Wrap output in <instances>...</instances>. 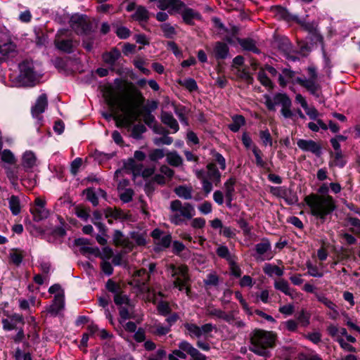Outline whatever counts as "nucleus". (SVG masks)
Returning a JSON list of instances; mask_svg holds the SVG:
<instances>
[{"label": "nucleus", "instance_id": "1", "mask_svg": "<svg viewBox=\"0 0 360 360\" xmlns=\"http://www.w3.org/2000/svg\"><path fill=\"white\" fill-rule=\"evenodd\" d=\"M143 98L141 93L133 89L127 97L112 96L108 100L110 113H103V116L116 122L117 127H129L139 117V108L142 105Z\"/></svg>", "mask_w": 360, "mask_h": 360}, {"label": "nucleus", "instance_id": "2", "mask_svg": "<svg viewBox=\"0 0 360 360\" xmlns=\"http://www.w3.org/2000/svg\"><path fill=\"white\" fill-rule=\"evenodd\" d=\"M304 202L311 215L324 222L327 215L335 209L333 198L329 195L310 194L305 196Z\"/></svg>", "mask_w": 360, "mask_h": 360}, {"label": "nucleus", "instance_id": "3", "mask_svg": "<svg viewBox=\"0 0 360 360\" xmlns=\"http://www.w3.org/2000/svg\"><path fill=\"white\" fill-rule=\"evenodd\" d=\"M275 335L271 332L256 330L251 338L250 350L259 356H266L269 348L274 345Z\"/></svg>", "mask_w": 360, "mask_h": 360}, {"label": "nucleus", "instance_id": "4", "mask_svg": "<svg viewBox=\"0 0 360 360\" xmlns=\"http://www.w3.org/2000/svg\"><path fill=\"white\" fill-rule=\"evenodd\" d=\"M274 16L280 20L286 21L295 20L303 26L310 33H311V40L314 43H319L323 45V37L315 29V25L307 22L304 20H299L297 16L292 15L289 12L281 6H276L272 8Z\"/></svg>", "mask_w": 360, "mask_h": 360}, {"label": "nucleus", "instance_id": "5", "mask_svg": "<svg viewBox=\"0 0 360 360\" xmlns=\"http://www.w3.org/2000/svg\"><path fill=\"white\" fill-rule=\"evenodd\" d=\"M206 169V171L195 170V174L197 178L201 181L204 192L209 194L212 191V184L217 186L220 183L221 173L214 163H209Z\"/></svg>", "mask_w": 360, "mask_h": 360}, {"label": "nucleus", "instance_id": "6", "mask_svg": "<svg viewBox=\"0 0 360 360\" xmlns=\"http://www.w3.org/2000/svg\"><path fill=\"white\" fill-rule=\"evenodd\" d=\"M170 210L172 214L169 219L175 225L183 223L184 218L191 219L195 214V208L192 205L188 202L182 204L178 200L171 202Z\"/></svg>", "mask_w": 360, "mask_h": 360}, {"label": "nucleus", "instance_id": "7", "mask_svg": "<svg viewBox=\"0 0 360 360\" xmlns=\"http://www.w3.org/2000/svg\"><path fill=\"white\" fill-rule=\"evenodd\" d=\"M20 73L16 77L18 86H32L39 80L40 76L34 70L32 62H23L19 65Z\"/></svg>", "mask_w": 360, "mask_h": 360}, {"label": "nucleus", "instance_id": "8", "mask_svg": "<svg viewBox=\"0 0 360 360\" xmlns=\"http://www.w3.org/2000/svg\"><path fill=\"white\" fill-rule=\"evenodd\" d=\"M123 172L131 174L134 178L139 176L148 178L154 174L155 169L153 167L144 168L143 164L135 162L134 159H128L124 163V168L115 172V177L118 178L119 175Z\"/></svg>", "mask_w": 360, "mask_h": 360}, {"label": "nucleus", "instance_id": "9", "mask_svg": "<svg viewBox=\"0 0 360 360\" xmlns=\"http://www.w3.org/2000/svg\"><path fill=\"white\" fill-rule=\"evenodd\" d=\"M167 271L173 278L174 287L177 288L180 291L186 290L188 295L187 281H188V268L184 265L175 266L171 264L167 268Z\"/></svg>", "mask_w": 360, "mask_h": 360}, {"label": "nucleus", "instance_id": "10", "mask_svg": "<svg viewBox=\"0 0 360 360\" xmlns=\"http://www.w3.org/2000/svg\"><path fill=\"white\" fill-rule=\"evenodd\" d=\"M309 78H297L296 81L302 86L306 88L312 95L319 96V91L321 86L318 82L316 70L314 67L310 66L308 68Z\"/></svg>", "mask_w": 360, "mask_h": 360}, {"label": "nucleus", "instance_id": "11", "mask_svg": "<svg viewBox=\"0 0 360 360\" xmlns=\"http://www.w3.org/2000/svg\"><path fill=\"white\" fill-rule=\"evenodd\" d=\"M279 48L283 52L286 58L292 62L299 60V55L302 54L304 56L310 50V48L307 45H301L300 53L295 51L292 49V44L287 39L282 41Z\"/></svg>", "mask_w": 360, "mask_h": 360}, {"label": "nucleus", "instance_id": "12", "mask_svg": "<svg viewBox=\"0 0 360 360\" xmlns=\"http://www.w3.org/2000/svg\"><path fill=\"white\" fill-rule=\"evenodd\" d=\"M184 327L191 337L198 338L206 337L210 333L215 329V327L211 323H207L199 327L194 323H186L184 324Z\"/></svg>", "mask_w": 360, "mask_h": 360}, {"label": "nucleus", "instance_id": "13", "mask_svg": "<svg viewBox=\"0 0 360 360\" xmlns=\"http://www.w3.org/2000/svg\"><path fill=\"white\" fill-rule=\"evenodd\" d=\"M151 236L155 240L157 248L160 250L168 248L171 244V236L167 233H164L158 229H155L152 231Z\"/></svg>", "mask_w": 360, "mask_h": 360}, {"label": "nucleus", "instance_id": "14", "mask_svg": "<svg viewBox=\"0 0 360 360\" xmlns=\"http://www.w3.org/2000/svg\"><path fill=\"white\" fill-rule=\"evenodd\" d=\"M7 318L1 321L3 329L7 331L17 328L18 323L24 324V319L22 315L14 313L12 314H6Z\"/></svg>", "mask_w": 360, "mask_h": 360}, {"label": "nucleus", "instance_id": "15", "mask_svg": "<svg viewBox=\"0 0 360 360\" xmlns=\"http://www.w3.org/2000/svg\"><path fill=\"white\" fill-rule=\"evenodd\" d=\"M264 104L266 108L269 110L274 111L276 110V105H284V101L285 100H290V98L283 94H277L274 96H270L269 95H264Z\"/></svg>", "mask_w": 360, "mask_h": 360}, {"label": "nucleus", "instance_id": "16", "mask_svg": "<svg viewBox=\"0 0 360 360\" xmlns=\"http://www.w3.org/2000/svg\"><path fill=\"white\" fill-rule=\"evenodd\" d=\"M16 45L8 39L0 43V60H6L14 57L16 54Z\"/></svg>", "mask_w": 360, "mask_h": 360}, {"label": "nucleus", "instance_id": "17", "mask_svg": "<svg viewBox=\"0 0 360 360\" xmlns=\"http://www.w3.org/2000/svg\"><path fill=\"white\" fill-rule=\"evenodd\" d=\"M256 252L257 254V259L261 261L271 259L272 255L269 252L271 250V244L268 240H262L261 243L255 245Z\"/></svg>", "mask_w": 360, "mask_h": 360}, {"label": "nucleus", "instance_id": "18", "mask_svg": "<svg viewBox=\"0 0 360 360\" xmlns=\"http://www.w3.org/2000/svg\"><path fill=\"white\" fill-rule=\"evenodd\" d=\"M38 165L37 158L32 150H26L22 155V166L25 171H32Z\"/></svg>", "mask_w": 360, "mask_h": 360}, {"label": "nucleus", "instance_id": "19", "mask_svg": "<svg viewBox=\"0 0 360 360\" xmlns=\"http://www.w3.org/2000/svg\"><path fill=\"white\" fill-rule=\"evenodd\" d=\"M179 348L184 353L186 352L191 357V360H203L205 355L201 354L191 343L187 341H181L179 344Z\"/></svg>", "mask_w": 360, "mask_h": 360}, {"label": "nucleus", "instance_id": "20", "mask_svg": "<svg viewBox=\"0 0 360 360\" xmlns=\"http://www.w3.org/2000/svg\"><path fill=\"white\" fill-rule=\"evenodd\" d=\"M47 97L46 94H43L40 95L38 97L34 105L32 108V116L34 118L40 120L41 117L39 115L45 111V109L47 107Z\"/></svg>", "mask_w": 360, "mask_h": 360}, {"label": "nucleus", "instance_id": "21", "mask_svg": "<svg viewBox=\"0 0 360 360\" xmlns=\"http://www.w3.org/2000/svg\"><path fill=\"white\" fill-rule=\"evenodd\" d=\"M70 26L78 34L85 33L89 27L85 19L79 15H73L71 18Z\"/></svg>", "mask_w": 360, "mask_h": 360}, {"label": "nucleus", "instance_id": "22", "mask_svg": "<svg viewBox=\"0 0 360 360\" xmlns=\"http://www.w3.org/2000/svg\"><path fill=\"white\" fill-rule=\"evenodd\" d=\"M297 144L303 151H309L316 155H319L321 153V147L312 140L299 139Z\"/></svg>", "mask_w": 360, "mask_h": 360}, {"label": "nucleus", "instance_id": "23", "mask_svg": "<svg viewBox=\"0 0 360 360\" xmlns=\"http://www.w3.org/2000/svg\"><path fill=\"white\" fill-rule=\"evenodd\" d=\"M113 241L116 245L122 246L127 250H131L134 248L132 242L125 238L120 231H115L113 235Z\"/></svg>", "mask_w": 360, "mask_h": 360}, {"label": "nucleus", "instance_id": "24", "mask_svg": "<svg viewBox=\"0 0 360 360\" xmlns=\"http://www.w3.org/2000/svg\"><path fill=\"white\" fill-rule=\"evenodd\" d=\"M64 307V297L63 294L55 295L53 303L49 307L48 312L53 316H56Z\"/></svg>", "mask_w": 360, "mask_h": 360}, {"label": "nucleus", "instance_id": "25", "mask_svg": "<svg viewBox=\"0 0 360 360\" xmlns=\"http://www.w3.org/2000/svg\"><path fill=\"white\" fill-rule=\"evenodd\" d=\"M274 288L283 292L286 295L293 297L295 291L290 288V285L284 279H278L274 282Z\"/></svg>", "mask_w": 360, "mask_h": 360}, {"label": "nucleus", "instance_id": "26", "mask_svg": "<svg viewBox=\"0 0 360 360\" xmlns=\"http://www.w3.org/2000/svg\"><path fill=\"white\" fill-rule=\"evenodd\" d=\"M236 184V180L233 178H230L228 179L224 185V188L225 189V198L229 204L233 200V196L234 193V186Z\"/></svg>", "mask_w": 360, "mask_h": 360}, {"label": "nucleus", "instance_id": "27", "mask_svg": "<svg viewBox=\"0 0 360 360\" xmlns=\"http://www.w3.org/2000/svg\"><path fill=\"white\" fill-rule=\"evenodd\" d=\"M162 122L169 127L173 132L175 133L179 130V124L174 117L168 112H162L161 115Z\"/></svg>", "mask_w": 360, "mask_h": 360}, {"label": "nucleus", "instance_id": "28", "mask_svg": "<svg viewBox=\"0 0 360 360\" xmlns=\"http://www.w3.org/2000/svg\"><path fill=\"white\" fill-rule=\"evenodd\" d=\"M86 198L90 201L94 206H96L98 204V195H103L104 191L101 189H98L97 191L93 188H87L84 191Z\"/></svg>", "mask_w": 360, "mask_h": 360}, {"label": "nucleus", "instance_id": "29", "mask_svg": "<svg viewBox=\"0 0 360 360\" xmlns=\"http://www.w3.org/2000/svg\"><path fill=\"white\" fill-rule=\"evenodd\" d=\"M214 53L217 58H225L228 55L229 48L224 43L217 42L214 48Z\"/></svg>", "mask_w": 360, "mask_h": 360}, {"label": "nucleus", "instance_id": "30", "mask_svg": "<svg viewBox=\"0 0 360 360\" xmlns=\"http://www.w3.org/2000/svg\"><path fill=\"white\" fill-rule=\"evenodd\" d=\"M120 52L117 49L105 53L103 55V59L105 63L113 65L117 59L120 57Z\"/></svg>", "mask_w": 360, "mask_h": 360}, {"label": "nucleus", "instance_id": "31", "mask_svg": "<svg viewBox=\"0 0 360 360\" xmlns=\"http://www.w3.org/2000/svg\"><path fill=\"white\" fill-rule=\"evenodd\" d=\"M263 271L269 276H272L273 275L281 276L283 274V269H281L280 267L271 264H265L263 268Z\"/></svg>", "mask_w": 360, "mask_h": 360}, {"label": "nucleus", "instance_id": "32", "mask_svg": "<svg viewBox=\"0 0 360 360\" xmlns=\"http://www.w3.org/2000/svg\"><path fill=\"white\" fill-rule=\"evenodd\" d=\"M131 237L137 245L142 246L146 243V233L144 231L131 232Z\"/></svg>", "mask_w": 360, "mask_h": 360}, {"label": "nucleus", "instance_id": "33", "mask_svg": "<svg viewBox=\"0 0 360 360\" xmlns=\"http://www.w3.org/2000/svg\"><path fill=\"white\" fill-rule=\"evenodd\" d=\"M31 212L33 214L35 221H41L43 219L48 217L49 212L45 207H34L31 209Z\"/></svg>", "mask_w": 360, "mask_h": 360}, {"label": "nucleus", "instance_id": "34", "mask_svg": "<svg viewBox=\"0 0 360 360\" xmlns=\"http://www.w3.org/2000/svg\"><path fill=\"white\" fill-rule=\"evenodd\" d=\"M9 209L13 215H18L21 210L19 198L15 195H12L8 199Z\"/></svg>", "mask_w": 360, "mask_h": 360}, {"label": "nucleus", "instance_id": "35", "mask_svg": "<svg viewBox=\"0 0 360 360\" xmlns=\"http://www.w3.org/2000/svg\"><path fill=\"white\" fill-rule=\"evenodd\" d=\"M167 162L172 166L178 167L182 163L181 157L176 152H169L166 155Z\"/></svg>", "mask_w": 360, "mask_h": 360}, {"label": "nucleus", "instance_id": "36", "mask_svg": "<svg viewBox=\"0 0 360 360\" xmlns=\"http://www.w3.org/2000/svg\"><path fill=\"white\" fill-rule=\"evenodd\" d=\"M1 161L8 165H13L16 162V158L14 154L8 149L0 150Z\"/></svg>", "mask_w": 360, "mask_h": 360}, {"label": "nucleus", "instance_id": "37", "mask_svg": "<svg viewBox=\"0 0 360 360\" xmlns=\"http://www.w3.org/2000/svg\"><path fill=\"white\" fill-rule=\"evenodd\" d=\"M181 15L184 21L187 24H191L192 20L195 18H200V15L198 13L195 12L193 9L188 8H185L182 11Z\"/></svg>", "mask_w": 360, "mask_h": 360}, {"label": "nucleus", "instance_id": "38", "mask_svg": "<svg viewBox=\"0 0 360 360\" xmlns=\"http://www.w3.org/2000/svg\"><path fill=\"white\" fill-rule=\"evenodd\" d=\"M114 302L117 305L121 307H131L132 306L129 297L121 292L117 293L114 296Z\"/></svg>", "mask_w": 360, "mask_h": 360}, {"label": "nucleus", "instance_id": "39", "mask_svg": "<svg viewBox=\"0 0 360 360\" xmlns=\"http://www.w3.org/2000/svg\"><path fill=\"white\" fill-rule=\"evenodd\" d=\"M175 193L176 194L182 198H184L186 200L191 199V188L184 186H180L175 188Z\"/></svg>", "mask_w": 360, "mask_h": 360}, {"label": "nucleus", "instance_id": "40", "mask_svg": "<svg viewBox=\"0 0 360 360\" xmlns=\"http://www.w3.org/2000/svg\"><path fill=\"white\" fill-rule=\"evenodd\" d=\"M148 17V11L143 6L138 7L132 16L135 20L138 21H146Z\"/></svg>", "mask_w": 360, "mask_h": 360}, {"label": "nucleus", "instance_id": "41", "mask_svg": "<svg viewBox=\"0 0 360 360\" xmlns=\"http://www.w3.org/2000/svg\"><path fill=\"white\" fill-rule=\"evenodd\" d=\"M185 7V4L181 0H170L168 13L173 14L179 13Z\"/></svg>", "mask_w": 360, "mask_h": 360}, {"label": "nucleus", "instance_id": "42", "mask_svg": "<svg viewBox=\"0 0 360 360\" xmlns=\"http://www.w3.org/2000/svg\"><path fill=\"white\" fill-rule=\"evenodd\" d=\"M245 124V119L243 116L238 115L233 117V122L229 124V129L233 131H238Z\"/></svg>", "mask_w": 360, "mask_h": 360}, {"label": "nucleus", "instance_id": "43", "mask_svg": "<svg viewBox=\"0 0 360 360\" xmlns=\"http://www.w3.org/2000/svg\"><path fill=\"white\" fill-rule=\"evenodd\" d=\"M131 309H132V306L131 307H128V306H126V307H121L120 308V323L121 324H123V323L132 317L131 316Z\"/></svg>", "mask_w": 360, "mask_h": 360}, {"label": "nucleus", "instance_id": "44", "mask_svg": "<svg viewBox=\"0 0 360 360\" xmlns=\"http://www.w3.org/2000/svg\"><path fill=\"white\" fill-rule=\"evenodd\" d=\"M258 79L260 83L266 86V88L271 89L273 87V84L271 81L268 77L266 71L264 70H261L258 72L257 75Z\"/></svg>", "mask_w": 360, "mask_h": 360}, {"label": "nucleus", "instance_id": "45", "mask_svg": "<svg viewBox=\"0 0 360 360\" xmlns=\"http://www.w3.org/2000/svg\"><path fill=\"white\" fill-rule=\"evenodd\" d=\"M165 156L164 149L156 148L150 150L149 153V158L152 161H158Z\"/></svg>", "mask_w": 360, "mask_h": 360}, {"label": "nucleus", "instance_id": "46", "mask_svg": "<svg viewBox=\"0 0 360 360\" xmlns=\"http://www.w3.org/2000/svg\"><path fill=\"white\" fill-rule=\"evenodd\" d=\"M291 101L285 100L284 105L281 106V114L285 118H291L293 116V113L290 110Z\"/></svg>", "mask_w": 360, "mask_h": 360}, {"label": "nucleus", "instance_id": "47", "mask_svg": "<svg viewBox=\"0 0 360 360\" xmlns=\"http://www.w3.org/2000/svg\"><path fill=\"white\" fill-rule=\"evenodd\" d=\"M217 255L222 257L225 258L229 261L231 260V257L229 252V250L226 246L224 245H220L217 249Z\"/></svg>", "mask_w": 360, "mask_h": 360}, {"label": "nucleus", "instance_id": "48", "mask_svg": "<svg viewBox=\"0 0 360 360\" xmlns=\"http://www.w3.org/2000/svg\"><path fill=\"white\" fill-rule=\"evenodd\" d=\"M259 137L264 146L272 145L271 134L268 130L261 131L259 133Z\"/></svg>", "mask_w": 360, "mask_h": 360}, {"label": "nucleus", "instance_id": "49", "mask_svg": "<svg viewBox=\"0 0 360 360\" xmlns=\"http://www.w3.org/2000/svg\"><path fill=\"white\" fill-rule=\"evenodd\" d=\"M10 258L14 264L19 265L22 262V255L18 250H14L10 252Z\"/></svg>", "mask_w": 360, "mask_h": 360}, {"label": "nucleus", "instance_id": "50", "mask_svg": "<svg viewBox=\"0 0 360 360\" xmlns=\"http://www.w3.org/2000/svg\"><path fill=\"white\" fill-rule=\"evenodd\" d=\"M292 76V72L289 70H284L282 75H279L278 80L280 85L285 86L288 82V79Z\"/></svg>", "mask_w": 360, "mask_h": 360}, {"label": "nucleus", "instance_id": "51", "mask_svg": "<svg viewBox=\"0 0 360 360\" xmlns=\"http://www.w3.org/2000/svg\"><path fill=\"white\" fill-rule=\"evenodd\" d=\"M57 46L59 49L66 52H70L72 48V43L70 40H62L58 41Z\"/></svg>", "mask_w": 360, "mask_h": 360}, {"label": "nucleus", "instance_id": "52", "mask_svg": "<svg viewBox=\"0 0 360 360\" xmlns=\"http://www.w3.org/2000/svg\"><path fill=\"white\" fill-rule=\"evenodd\" d=\"M252 150L255 156L257 165L259 167H264L265 165V162L262 158L261 150L256 146H254Z\"/></svg>", "mask_w": 360, "mask_h": 360}, {"label": "nucleus", "instance_id": "53", "mask_svg": "<svg viewBox=\"0 0 360 360\" xmlns=\"http://www.w3.org/2000/svg\"><path fill=\"white\" fill-rule=\"evenodd\" d=\"M161 29L167 37H172V36L175 34L174 28L169 24L165 23L162 25Z\"/></svg>", "mask_w": 360, "mask_h": 360}, {"label": "nucleus", "instance_id": "54", "mask_svg": "<svg viewBox=\"0 0 360 360\" xmlns=\"http://www.w3.org/2000/svg\"><path fill=\"white\" fill-rule=\"evenodd\" d=\"M172 142V138L168 136H164L163 137L156 138L154 139V143L157 146H160L161 144L170 145Z\"/></svg>", "mask_w": 360, "mask_h": 360}, {"label": "nucleus", "instance_id": "55", "mask_svg": "<svg viewBox=\"0 0 360 360\" xmlns=\"http://www.w3.org/2000/svg\"><path fill=\"white\" fill-rule=\"evenodd\" d=\"M155 330L154 333L158 335H163L168 333L170 330L169 326H165L161 324H156L155 326Z\"/></svg>", "mask_w": 360, "mask_h": 360}, {"label": "nucleus", "instance_id": "56", "mask_svg": "<svg viewBox=\"0 0 360 360\" xmlns=\"http://www.w3.org/2000/svg\"><path fill=\"white\" fill-rule=\"evenodd\" d=\"M146 131V127L143 124H136L132 129V136L135 139H139L141 134Z\"/></svg>", "mask_w": 360, "mask_h": 360}, {"label": "nucleus", "instance_id": "57", "mask_svg": "<svg viewBox=\"0 0 360 360\" xmlns=\"http://www.w3.org/2000/svg\"><path fill=\"white\" fill-rule=\"evenodd\" d=\"M329 335L335 338L338 342L339 338V327L336 325L331 324L327 329Z\"/></svg>", "mask_w": 360, "mask_h": 360}, {"label": "nucleus", "instance_id": "58", "mask_svg": "<svg viewBox=\"0 0 360 360\" xmlns=\"http://www.w3.org/2000/svg\"><path fill=\"white\" fill-rule=\"evenodd\" d=\"M214 161L219 165L220 168L224 170L226 168V160L225 158L219 153H214L213 154Z\"/></svg>", "mask_w": 360, "mask_h": 360}, {"label": "nucleus", "instance_id": "59", "mask_svg": "<svg viewBox=\"0 0 360 360\" xmlns=\"http://www.w3.org/2000/svg\"><path fill=\"white\" fill-rule=\"evenodd\" d=\"M182 84L191 91L197 89V84L195 81L191 78L184 80Z\"/></svg>", "mask_w": 360, "mask_h": 360}, {"label": "nucleus", "instance_id": "60", "mask_svg": "<svg viewBox=\"0 0 360 360\" xmlns=\"http://www.w3.org/2000/svg\"><path fill=\"white\" fill-rule=\"evenodd\" d=\"M309 315L304 311H302L297 317L298 321L302 326H307L309 323Z\"/></svg>", "mask_w": 360, "mask_h": 360}, {"label": "nucleus", "instance_id": "61", "mask_svg": "<svg viewBox=\"0 0 360 360\" xmlns=\"http://www.w3.org/2000/svg\"><path fill=\"white\" fill-rule=\"evenodd\" d=\"M283 324L285 328L290 332L296 331L298 326L297 323L294 320H288L283 322Z\"/></svg>", "mask_w": 360, "mask_h": 360}, {"label": "nucleus", "instance_id": "62", "mask_svg": "<svg viewBox=\"0 0 360 360\" xmlns=\"http://www.w3.org/2000/svg\"><path fill=\"white\" fill-rule=\"evenodd\" d=\"M158 311L163 315L167 314L170 311L169 304L165 302H160L158 305Z\"/></svg>", "mask_w": 360, "mask_h": 360}, {"label": "nucleus", "instance_id": "63", "mask_svg": "<svg viewBox=\"0 0 360 360\" xmlns=\"http://www.w3.org/2000/svg\"><path fill=\"white\" fill-rule=\"evenodd\" d=\"M199 211L203 214H207L212 212V205L209 202H205L198 207Z\"/></svg>", "mask_w": 360, "mask_h": 360}, {"label": "nucleus", "instance_id": "64", "mask_svg": "<svg viewBox=\"0 0 360 360\" xmlns=\"http://www.w3.org/2000/svg\"><path fill=\"white\" fill-rule=\"evenodd\" d=\"M306 114L311 119L316 120L319 116L318 111L314 107H309L308 105L306 108H304Z\"/></svg>", "mask_w": 360, "mask_h": 360}]
</instances>
